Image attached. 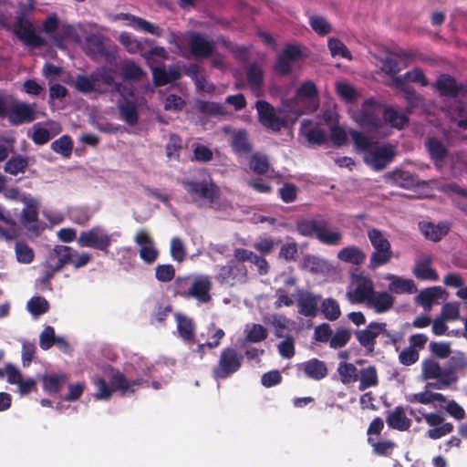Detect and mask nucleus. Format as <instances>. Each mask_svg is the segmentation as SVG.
Returning a JSON list of instances; mask_svg holds the SVG:
<instances>
[{"label":"nucleus","mask_w":467,"mask_h":467,"mask_svg":"<svg viewBox=\"0 0 467 467\" xmlns=\"http://www.w3.org/2000/svg\"><path fill=\"white\" fill-rule=\"evenodd\" d=\"M114 75L115 71L113 69L102 67L89 75H78L74 87L83 94L91 92L104 93L107 90L101 88L103 84L110 88L112 92L122 94L124 87L120 82L115 81Z\"/></svg>","instance_id":"nucleus-1"},{"label":"nucleus","mask_w":467,"mask_h":467,"mask_svg":"<svg viewBox=\"0 0 467 467\" xmlns=\"http://www.w3.org/2000/svg\"><path fill=\"white\" fill-rule=\"evenodd\" d=\"M98 392L96 398L98 400H108L111 397L112 392L115 390L120 391L121 395L132 393L135 391V386H148V381L143 379H137L129 380L124 374L120 372L114 373L109 379L110 386L102 378H98L94 380Z\"/></svg>","instance_id":"nucleus-2"},{"label":"nucleus","mask_w":467,"mask_h":467,"mask_svg":"<svg viewBox=\"0 0 467 467\" xmlns=\"http://www.w3.org/2000/svg\"><path fill=\"white\" fill-rule=\"evenodd\" d=\"M327 221L317 219H306L297 223V232L305 237H315L320 243L327 245H337L342 240L339 231H328Z\"/></svg>","instance_id":"nucleus-3"},{"label":"nucleus","mask_w":467,"mask_h":467,"mask_svg":"<svg viewBox=\"0 0 467 467\" xmlns=\"http://www.w3.org/2000/svg\"><path fill=\"white\" fill-rule=\"evenodd\" d=\"M84 51L93 61L105 60L113 64L118 58L117 46L101 35L89 34L85 37Z\"/></svg>","instance_id":"nucleus-4"},{"label":"nucleus","mask_w":467,"mask_h":467,"mask_svg":"<svg viewBox=\"0 0 467 467\" xmlns=\"http://www.w3.org/2000/svg\"><path fill=\"white\" fill-rule=\"evenodd\" d=\"M244 363V355L233 347L221 350L217 363L212 368V377L216 381L226 379L238 372Z\"/></svg>","instance_id":"nucleus-5"},{"label":"nucleus","mask_w":467,"mask_h":467,"mask_svg":"<svg viewBox=\"0 0 467 467\" xmlns=\"http://www.w3.org/2000/svg\"><path fill=\"white\" fill-rule=\"evenodd\" d=\"M181 183L186 192L192 197L193 200L205 201L212 205L221 197L220 187L211 176L202 181L182 179Z\"/></svg>","instance_id":"nucleus-6"},{"label":"nucleus","mask_w":467,"mask_h":467,"mask_svg":"<svg viewBox=\"0 0 467 467\" xmlns=\"http://www.w3.org/2000/svg\"><path fill=\"white\" fill-rule=\"evenodd\" d=\"M368 237L374 248V252L370 255L368 267L375 269L388 264L392 258L389 241L383 235L380 230L376 228L368 232Z\"/></svg>","instance_id":"nucleus-7"},{"label":"nucleus","mask_w":467,"mask_h":467,"mask_svg":"<svg viewBox=\"0 0 467 467\" xmlns=\"http://www.w3.org/2000/svg\"><path fill=\"white\" fill-rule=\"evenodd\" d=\"M13 32L19 40L31 47H42L47 44L45 38L36 33L32 21L22 10L16 13Z\"/></svg>","instance_id":"nucleus-8"},{"label":"nucleus","mask_w":467,"mask_h":467,"mask_svg":"<svg viewBox=\"0 0 467 467\" xmlns=\"http://www.w3.org/2000/svg\"><path fill=\"white\" fill-rule=\"evenodd\" d=\"M214 279L221 285H243L248 280V269L244 264L231 259L226 265L217 267Z\"/></svg>","instance_id":"nucleus-9"},{"label":"nucleus","mask_w":467,"mask_h":467,"mask_svg":"<svg viewBox=\"0 0 467 467\" xmlns=\"http://www.w3.org/2000/svg\"><path fill=\"white\" fill-rule=\"evenodd\" d=\"M77 242L80 247L92 248L108 254L112 243V234H109L104 227L96 225L89 230L82 231Z\"/></svg>","instance_id":"nucleus-10"},{"label":"nucleus","mask_w":467,"mask_h":467,"mask_svg":"<svg viewBox=\"0 0 467 467\" xmlns=\"http://www.w3.org/2000/svg\"><path fill=\"white\" fill-rule=\"evenodd\" d=\"M356 121L368 132H375L382 126L379 113V105L374 99H368L362 103L360 110L356 117Z\"/></svg>","instance_id":"nucleus-11"},{"label":"nucleus","mask_w":467,"mask_h":467,"mask_svg":"<svg viewBox=\"0 0 467 467\" xmlns=\"http://www.w3.org/2000/svg\"><path fill=\"white\" fill-rule=\"evenodd\" d=\"M396 156V146L387 143L380 147L375 146L364 156V162L375 171L384 170Z\"/></svg>","instance_id":"nucleus-12"},{"label":"nucleus","mask_w":467,"mask_h":467,"mask_svg":"<svg viewBox=\"0 0 467 467\" xmlns=\"http://www.w3.org/2000/svg\"><path fill=\"white\" fill-rule=\"evenodd\" d=\"M259 122L268 130L275 132L280 131L287 124L285 119L280 118L275 108L265 100H258L255 103Z\"/></svg>","instance_id":"nucleus-13"},{"label":"nucleus","mask_w":467,"mask_h":467,"mask_svg":"<svg viewBox=\"0 0 467 467\" xmlns=\"http://www.w3.org/2000/svg\"><path fill=\"white\" fill-rule=\"evenodd\" d=\"M444 375V368L433 358H426L421 362L422 379L428 381L425 389H446L451 386H442L440 382Z\"/></svg>","instance_id":"nucleus-14"},{"label":"nucleus","mask_w":467,"mask_h":467,"mask_svg":"<svg viewBox=\"0 0 467 467\" xmlns=\"http://www.w3.org/2000/svg\"><path fill=\"white\" fill-rule=\"evenodd\" d=\"M430 427H434L427 431V436L431 440H438L453 431V424L445 422V419L439 413H425L423 409H418Z\"/></svg>","instance_id":"nucleus-15"},{"label":"nucleus","mask_w":467,"mask_h":467,"mask_svg":"<svg viewBox=\"0 0 467 467\" xmlns=\"http://www.w3.org/2000/svg\"><path fill=\"white\" fill-rule=\"evenodd\" d=\"M387 324L385 322H370L366 328L355 331V337L359 345L363 347L368 354L374 353L376 339L385 331Z\"/></svg>","instance_id":"nucleus-16"},{"label":"nucleus","mask_w":467,"mask_h":467,"mask_svg":"<svg viewBox=\"0 0 467 467\" xmlns=\"http://www.w3.org/2000/svg\"><path fill=\"white\" fill-rule=\"evenodd\" d=\"M6 118L8 119L9 123L15 126L33 122L37 118L36 104L16 102L8 109V115Z\"/></svg>","instance_id":"nucleus-17"},{"label":"nucleus","mask_w":467,"mask_h":467,"mask_svg":"<svg viewBox=\"0 0 467 467\" xmlns=\"http://www.w3.org/2000/svg\"><path fill=\"white\" fill-rule=\"evenodd\" d=\"M374 292L373 281L368 276L359 275L356 279V287L353 290H348L346 296L353 305L364 302L368 304Z\"/></svg>","instance_id":"nucleus-18"},{"label":"nucleus","mask_w":467,"mask_h":467,"mask_svg":"<svg viewBox=\"0 0 467 467\" xmlns=\"http://www.w3.org/2000/svg\"><path fill=\"white\" fill-rule=\"evenodd\" d=\"M434 88L441 96L451 98L467 96V82L458 83L453 77L448 74L441 75L434 83Z\"/></svg>","instance_id":"nucleus-19"},{"label":"nucleus","mask_w":467,"mask_h":467,"mask_svg":"<svg viewBox=\"0 0 467 467\" xmlns=\"http://www.w3.org/2000/svg\"><path fill=\"white\" fill-rule=\"evenodd\" d=\"M188 46L192 55L197 58H209L215 50V43L198 32H191Z\"/></svg>","instance_id":"nucleus-20"},{"label":"nucleus","mask_w":467,"mask_h":467,"mask_svg":"<svg viewBox=\"0 0 467 467\" xmlns=\"http://www.w3.org/2000/svg\"><path fill=\"white\" fill-rule=\"evenodd\" d=\"M467 368V356L463 352H456L451 356L444 367V377L440 382L442 386H451L459 380L458 371Z\"/></svg>","instance_id":"nucleus-21"},{"label":"nucleus","mask_w":467,"mask_h":467,"mask_svg":"<svg viewBox=\"0 0 467 467\" xmlns=\"http://www.w3.org/2000/svg\"><path fill=\"white\" fill-rule=\"evenodd\" d=\"M212 287L213 283L210 275L197 276L188 288L189 298H194L201 304H208L213 299Z\"/></svg>","instance_id":"nucleus-22"},{"label":"nucleus","mask_w":467,"mask_h":467,"mask_svg":"<svg viewBox=\"0 0 467 467\" xmlns=\"http://www.w3.org/2000/svg\"><path fill=\"white\" fill-rule=\"evenodd\" d=\"M298 373H302L306 379L320 381L328 374L327 364L317 358H310L296 365Z\"/></svg>","instance_id":"nucleus-23"},{"label":"nucleus","mask_w":467,"mask_h":467,"mask_svg":"<svg viewBox=\"0 0 467 467\" xmlns=\"http://www.w3.org/2000/svg\"><path fill=\"white\" fill-rule=\"evenodd\" d=\"M135 243L140 246V257L148 265L153 264L159 256V250L154 245L153 239L145 230H140L134 238Z\"/></svg>","instance_id":"nucleus-24"},{"label":"nucleus","mask_w":467,"mask_h":467,"mask_svg":"<svg viewBox=\"0 0 467 467\" xmlns=\"http://www.w3.org/2000/svg\"><path fill=\"white\" fill-rule=\"evenodd\" d=\"M321 296L312 292H301L296 300L298 313L304 317H314L318 312V304Z\"/></svg>","instance_id":"nucleus-25"},{"label":"nucleus","mask_w":467,"mask_h":467,"mask_svg":"<svg viewBox=\"0 0 467 467\" xmlns=\"http://www.w3.org/2000/svg\"><path fill=\"white\" fill-rule=\"evenodd\" d=\"M117 18L126 20L128 26H132L138 31L149 33L156 36H161L163 32L159 26L129 13H120L117 15Z\"/></svg>","instance_id":"nucleus-26"},{"label":"nucleus","mask_w":467,"mask_h":467,"mask_svg":"<svg viewBox=\"0 0 467 467\" xmlns=\"http://www.w3.org/2000/svg\"><path fill=\"white\" fill-rule=\"evenodd\" d=\"M77 254V251L70 246L57 244L49 252L47 256L48 264L57 265V269H63L66 265H70L72 256Z\"/></svg>","instance_id":"nucleus-27"},{"label":"nucleus","mask_w":467,"mask_h":467,"mask_svg":"<svg viewBox=\"0 0 467 467\" xmlns=\"http://www.w3.org/2000/svg\"><path fill=\"white\" fill-rule=\"evenodd\" d=\"M420 229L426 239L432 242H439L446 236L451 229L447 222H440L437 224L432 223H420Z\"/></svg>","instance_id":"nucleus-28"},{"label":"nucleus","mask_w":467,"mask_h":467,"mask_svg":"<svg viewBox=\"0 0 467 467\" xmlns=\"http://www.w3.org/2000/svg\"><path fill=\"white\" fill-rule=\"evenodd\" d=\"M395 297L386 291H375L368 306L378 314L386 313L393 307Z\"/></svg>","instance_id":"nucleus-29"},{"label":"nucleus","mask_w":467,"mask_h":467,"mask_svg":"<svg viewBox=\"0 0 467 467\" xmlns=\"http://www.w3.org/2000/svg\"><path fill=\"white\" fill-rule=\"evenodd\" d=\"M386 422L389 428L400 431H408L411 426V420L406 416L402 406L395 407L387 416Z\"/></svg>","instance_id":"nucleus-30"},{"label":"nucleus","mask_w":467,"mask_h":467,"mask_svg":"<svg viewBox=\"0 0 467 467\" xmlns=\"http://www.w3.org/2000/svg\"><path fill=\"white\" fill-rule=\"evenodd\" d=\"M231 147L233 151L239 156L252 152L253 145L249 140L248 132L244 129L238 130L233 134Z\"/></svg>","instance_id":"nucleus-31"},{"label":"nucleus","mask_w":467,"mask_h":467,"mask_svg":"<svg viewBox=\"0 0 467 467\" xmlns=\"http://www.w3.org/2000/svg\"><path fill=\"white\" fill-rule=\"evenodd\" d=\"M337 256L341 262L354 265H362L367 257L363 250L356 245H348L342 248L338 251Z\"/></svg>","instance_id":"nucleus-32"},{"label":"nucleus","mask_w":467,"mask_h":467,"mask_svg":"<svg viewBox=\"0 0 467 467\" xmlns=\"http://www.w3.org/2000/svg\"><path fill=\"white\" fill-rule=\"evenodd\" d=\"M67 381L65 374H47L42 377L43 389L49 395L59 393Z\"/></svg>","instance_id":"nucleus-33"},{"label":"nucleus","mask_w":467,"mask_h":467,"mask_svg":"<svg viewBox=\"0 0 467 467\" xmlns=\"http://www.w3.org/2000/svg\"><path fill=\"white\" fill-rule=\"evenodd\" d=\"M177 330L179 336L189 343L195 342L194 324L192 320L180 313L176 314Z\"/></svg>","instance_id":"nucleus-34"},{"label":"nucleus","mask_w":467,"mask_h":467,"mask_svg":"<svg viewBox=\"0 0 467 467\" xmlns=\"http://www.w3.org/2000/svg\"><path fill=\"white\" fill-rule=\"evenodd\" d=\"M181 78V73L176 68H170L168 71L160 67H152V78L156 87H162L172 83Z\"/></svg>","instance_id":"nucleus-35"},{"label":"nucleus","mask_w":467,"mask_h":467,"mask_svg":"<svg viewBox=\"0 0 467 467\" xmlns=\"http://www.w3.org/2000/svg\"><path fill=\"white\" fill-rule=\"evenodd\" d=\"M431 257L426 256L422 261L416 264L413 268V275L420 280L438 281L439 275L437 271L431 267Z\"/></svg>","instance_id":"nucleus-36"},{"label":"nucleus","mask_w":467,"mask_h":467,"mask_svg":"<svg viewBox=\"0 0 467 467\" xmlns=\"http://www.w3.org/2000/svg\"><path fill=\"white\" fill-rule=\"evenodd\" d=\"M444 290L441 286L426 288L420 292L415 301L425 309H431L432 304L441 297Z\"/></svg>","instance_id":"nucleus-37"},{"label":"nucleus","mask_w":467,"mask_h":467,"mask_svg":"<svg viewBox=\"0 0 467 467\" xmlns=\"http://www.w3.org/2000/svg\"><path fill=\"white\" fill-rule=\"evenodd\" d=\"M425 146L431 159L436 165L438 162L443 161L448 155V150L445 145L435 137L429 138Z\"/></svg>","instance_id":"nucleus-38"},{"label":"nucleus","mask_w":467,"mask_h":467,"mask_svg":"<svg viewBox=\"0 0 467 467\" xmlns=\"http://www.w3.org/2000/svg\"><path fill=\"white\" fill-rule=\"evenodd\" d=\"M383 119L390 127L402 130L409 124V117L405 113H400L392 107H387L383 112Z\"/></svg>","instance_id":"nucleus-39"},{"label":"nucleus","mask_w":467,"mask_h":467,"mask_svg":"<svg viewBox=\"0 0 467 467\" xmlns=\"http://www.w3.org/2000/svg\"><path fill=\"white\" fill-rule=\"evenodd\" d=\"M392 282L389 285V290L394 294H413L417 291L415 283L411 279L391 275Z\"/></svg>","instance_id":"nucleus-40"},{"label":"nucleus","mask_w":467,"mask_h":467,"mask_svg":"<svg viewBox=\"0 0 467 467\" xmlns=\"http://www.w3.org/2000/svg\"><path fill=\"white\" fill-rule=\"evenodd\" d=\"M123 80L140 81L144 76L143 69L132 60H127L120 67Z\"/></svg>","instance_id":"nucleus-41"},{"label":"nucleus","mask_w":467,"mask_h":467,"mask_svg":"<svg viewBox=\"0 0 467 467\" xmlns=\"http://www.w3.org/2000/svg\"><path fill=\"white\" fill-rule=\"evenodd\" d=\"M121 119H123L130 126H134L139 121V113L135 103L131 100L126 99L119 106Z\"/></svg>","instance_id":"nucleus-42"},{"label":"nucleus","mask_w":467,"mask_h":467,"mask_svg":"<svg viewBox=\"0 0 467 467\" xmlns=\"http://www.w3.org/2000/svg\"><path fill=\"white\" fill-rule=\"evenodd\" d=\"M246 78L254 91L261 89L264 84V71L262 67L256 63L249 65L246 70Z\"/></svg>","instance_id":"nucleus-43"},{"label":"nucleus","mask_w":467,"mask_h":467,"mask_svg":"<svg viewBox=\"0 0 467 467\" xmlns=\"http://www.w3.org/2000/svg\"><path fill=\"white\" fill-rule=\"evenodd\" d=\"M28 167V159L20 154L12 156L5 164L4 171L11 175L25 172Z\"/></svg>","instance_id":"nucleus-44"},{"label":"nucleus","mask_w":467,"mask_h":467,"mask_svg":"<svg viewBox=\"0 0 467 467\" xmlns=\"http://www.w3.org/2000/svg\"><path fill=\"white\" fill-rule=\"evenodd\" d=\"M350 135L354 145L358 151L368 153L378 145L377 141L372 140L361 131L351 130Z\"/></svg>","instance_id":"nucleus-45"},{"label":"nucleus","mask_w":467,"mask_h":467,"mask_svg":"<svg viewBox=\"0 0 467 467\" xmlns=\"http://www.w3.org/2000/svg\"><path fill=\"white\" fill-rule=\"evenodd\" d=\"M359 381V390H365L366 389L377 386L379 378L376 368L374 366H368V368H362L360 370Z\"/></svg>","instance_id":"nucleus-46"},{"label":"nucleus","mask_w":467,"mask_h":467,"mask_svg":"<svg viewBox=\"0 0 467 467\" xmlns=\"http://www.w3.org/2000/svg\"><path fill=\"white\" fill-rule=\"evenodd\" d=\"M50 148L56 153L60 154L64 158H69L73 150V140L69 135H63L59 139L54 140Z\"/></svg>","instance_id":"nucleus-47"},{"label":"nucleus","mask_w":467,"mask_h":467,"mask_svg":"<svg viewBox=\"0 0 467 467\" xmlns=\"http://www.w3.org/2000/svg\"><path fill=\"white\" fill-rule=\"evenodd\" d=\"M321 312L325 318L329 321L337 320L341 315L339 304L336 299L331 297L326 298L322 301Z\"/></svg>","instance_id":"nucleus-48"},{"label":"nucleus","mask_w":467,"mask_h":467,"mask_svg":"<svg viewBox=\"0 0 467 467\" xmlns=\"http://www.w3.org/2000/svg\"><path fill=\"white\" fill-rule=\"evenodd\" d=\"M327 47L333 57H340L348 60H352V55L347 46L338 38L331 37L327 41Z\"/></svg>","instance_id":"nucleus-49"},{"label":"nucleus","mask_w":467,"mask_h":467,"mask_svg":"<svg viewBox=\"0 0 467 467\" xmlns=\"http://www.w3.org/2000/svg\"><path fill=\"white\" fill-rule=\"evenodd\" d=\"M249 166L256 174L264 175L268 171L270 164L266 155L257 152L251 156Z\"/></svg>","instance_id":"nucleus-50"},{"label":"nucleus","mask_w":467,"mask_h":467,"mask_svg":"<svg viewBox=\"0 0 467 467\" xmlns=\"http://www.w3.org/2000/svg\"><path fill=\"white\" fill-rule=\"evenodd\" d=\"M27 310L34 317H39L47 313L49 309L48 301L43 296H33L27 302Z\"/></svg>","instance_id":"nucleus-51"},{"label":"nucleus","mask_w":467,"mask_h":467,"mask_svg":"<svg viewBox=\"0 0 467 467\" xmlns=\"http://www.w3.org/2000/svg\"><path fill=\"white\" fill-rule=\"evenodd\" d=\"M309 25L321 36H327L332 31L331 24L322 16H311L309 17Z\"/></svg>","instance_id":"nucleus-52"},{"label":"nucleus","mask_w":467,"mask_h":467,"mask_svg":"<svg viewBox=\"0 0 467 467\" xmlns=\"http://www.w3.org/2000/svg\"><path fill=\"white\" fill-rule=\"evenodd\" d=\"M143 58L147 64L152 67L154 64H158L161 60H167L169 58V53L163 47H153L147 50V53L143 54Z\"/></svg>","instance_id":"nucleus-53"},{"label":"nucleus","mask_w":467,"mask_h":467,"mask_svg":"<svg viewBox=\"0 0 467 467\" xmlns=\"http://www.w3.org/2000/svg\"><path fill=\"white\" fill-rule=\"evenodd\" d=\"M182 148V140L181 136L175 133H171L169 137V140L165 145L166 156L169 159L179 160L180 150Z\"/></svg>","instance_id":"nucleus-54"},{"label":"nucleus","mask_w":467,"mask_h":467,"mask_svg":"<svg viewBox=\"0 0 467 467\" xmlns=\"http://www.w3.org/2000/svg\"><path fill=\"white\" fill-rule=\"evenodd\" d=\"M343 384H350L358 380V368L352 363L340 364L337 368Z\"/></svg>","instance_id":"nucleus-55"},{"label":"nucleus","mask_w":467,"mask_h":467,"mask_svg":"<svg viewBox=\"0 0 467 467\" xmlns=\"http://www.w3.org/2000/svg\"><path fill=\"white\" fill-rule=\"evenodd\" d=\"M16 254L19 263L26 265L32 263L35 257L33 249L25 242L16 244Z\"/></svg>","instance_id":"nucleus-56"},{"label":"nucleus","mask_w":467,"mask_h":467,"mask_svg":"<svg viewBox=\"0 0 467 467\" xmlns=\"http://www.w3.org/2000/svg\"><path fill=\"white\" fill-rule=\"evenodd\" d=\"M351 338V333L348 329L346 328H338L335 332V334H332L329 346L332 348H340L345 347Z\"/></svg>","instance_id":"nucleus-57"},{"label":"nucleus","mask_w":467,"mask_h":467,"mask_svg":"<svg viewBox=\"0 0 467 467\" xmlns=\"http://www.w3.org/2000/svg\"><path fill=\"white\" fill-rule=\"evenodd\" d=\"M41 125L40 122L34 124L32 127L33 133L29 136L33 142L39 146L47 143L51 140L49 130Z\"/></svg>","instance_id":"nucleus-58"},{"label":"nucleus","mask_w":467,"mask_h":467,"mask_svg":"<svg viewBox=\"0 0 467 467\" xmlns=\"http://www.w3.org/2000/svg\"><path fill=\"white\" fill-rule=\"evenodd\" d=\"M284 337L285 339L277 345L278 352L282 358L290 359L296 354L295 338L291 335H286Z\"/></svg>","instance_id":"nucleus-59"},{"label":"nucleus","mask_w":467,"mask_h":467,"mask_svg":"<svg viewBox=\"0 0 467 467\" xmlns=\"http://www.w3.org/2000/svg\"><path fill=\"white\" fill-rule=\"evenodd\" d=\"M405 95L407 101L406 113L412 114L416 109H419L423 104V98L414 89H410Z\"/></svg>","instance_id":"nucleus-60"},{"label":"nucleus","mask_w":467,"mask_h":467,"mask_svg":"<svg viewBox=\"0 0 467 467\" xmlns=\"http://www.w3.org/2000/svg\"><path fill=\"white\" fill-rule=\"evenodd\" d=\"M267 336V329L264 326L260 324H254L247 331L246 340L252 343H257L266 339Z\"/></svg>","instance_id":"nucleus-61"},{"label":"nucleus","mask_w":467,"mask_h":467,"mask_svg":"<svg viewBox=\"0 0 467 467\" xmlns=\"http://www.w3.org/2000/svg\"><path fill=\"white\" fill-rule=\"evenodd\" d=\"M57 336L51 326H47L39 336V346L43 350H47L55 345Z\"/></svg>","instance_id":"nucleus-62"},{"label":"nucleus","mask_w":467,"mask_h":467,"mask_svg":"<svg viewBox=\"0 0 467 467\" xmlns=\"http://www.w3.org/2000/svg\"><path fill=\"white\" fill-rule=\"evenodd\" d=\"M175 276V269L173 265H159L155 268V278L162 283H168L171 281Z\"/></svg>","instance_id":"nucleus-63"},{"label":"nucleus","mask_w":467,"mask_h":467,"mask_svg":"<svg viewBox=\"0 0 467 467\" xmlns=\"http://www.w3.org/2000/svg\"><path fill=\"white\" fill-rule=\"evenodd\" d=\"M429 349L433 356L439 358H446L450 357L451 353V344L449 342L431 341L429 345Z\"/></svg>","instance_id":"nucleus-64"}]
</instances>
